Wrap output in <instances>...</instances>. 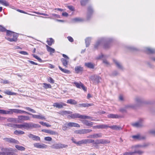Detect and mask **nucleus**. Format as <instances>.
Returning a JSON list of instances; mask_svg holds the SVG:
<instances>
[{"instance_id":"obj_33","label":"nucleus","mask_w":155,"mask_h":155,"mask_svg":"<svg viewBox=\"0 0 155 155\" xmlns=\"http://www.w3.org/2000/svg\"><path fill=\"white\" fill-rule=\"evenodd\" d=\"M85 65L87 67L93 69L94 68V65L91 63H87L85 64Z\"/></svg>"},{"instance_id":"obj_31","label":"nucleus","mask_w":155,"mask_h":155,"mask_svg":"<svg viewBox=\"0 0 155 155\" xmlns=\"http://www.w3.org/2000/svg\"><path fill=\"white\" fill-rule=\"evenodd\" d=\"M132 137L134 139L137 140H141L142 139H144L145 138L144 137L141 136L140 135L133 136H132Z\"/></svg>"},{"instance_id":"obj_15","label":"nucleus","mask_w":155,"mask_h":155,"mask_svg":"<svg viewBox=\"0 0 155 155\" xmlns=\"http://www.w3.org/2000/svg\"><path fill=\"white\" fill-rule=\"evenodd\" d=\"M132 125L134 127H140L143 126L142 120H140L135 123H132Z\"/></svg>"},{"instance_id":"obj_16","label":"nucleus","mask_w":155,"mask_h":155,"mask_svg":"<svg viewBox=\"0 0 155 155\" xmlns=\"http://www.w3.org/2000/svg\"><path fill=\"white\" fill-rule=\"evenodd\" d=\"M30 114H28L32 115V118H34L41 119V120L45 119V117L44 116L42 115L41 114L37 115H35V114H33L31 113H30Z\"/></svg>"},{"instance_id":"obj_26","label":"nucleus","mask_w":155,"mask_h":155,"mask_svg":"<svg viewBox=\"0 0 155 155\" xmlns=\"http://www.w3.org/2000/svg\"><path fill=\"white\" fill-rule=\"evenodd\" d=\"M46 46L47 48V51L48 52H50V54H51V53H54L55 52V50L53 48L47 45H46Z\"/></svg>"},{"instance_id":"obj_18","label":"nucleus","mask_w":155,"mask_h":155,"mask_svg":"<svg viewBox=\"0 0 155 155\" xmlns=\"http://www.w3.org/2000/svg\"><path fill=\"white\" fill-rule=\"evenodd\" d=\"M42 131L45 133L49 134L51 135H56L58 134L55 131L50 130L43 129L42 130Z\"/></svg>"},{"instance_id":"obj_22","label":"nucleus","mask_w":155,"mask_h":155,"mask_svg":"<svg viewBox=\"0 0 155 155\" xmlns=\"http://www.w3.org/2000/svg\"><path fill=\"white\" fill-rule=\"evenodd\" d=\"M108 118H118L120 116L117 114H110L107 115Z\"/></svg>"},{"instance_id":"obj_43","label":"nucleus","mask_w":155,"mask_h":155,"mask_svg":"<svg viewBox=\"0 0 155 155\" xmlns=\"http://www.w3.org/2000/svg\"><path fill=\"white\" fill-rule=\"evenodd\" d=\"M83 21V19L81 18H73L72 19V21L74 22H81L82 21Z\"/></svg>"},{"instance_id":"obj_6","label":"nucleus","mask_w":155,"mask_h":155,"mask_svg":"<svg viewBox=\"0 0 155 155\" xmlns=\"http://www.w3.org/2000/svg\"><path fill=\"white\" fill-rule=\"evenodd\" d=\"M62 56L64 58H62L61 60L63 66L66 68L68 67V64L69 62V58L65 54H63Z\"/></svg>"},{"instance_id":"obj_61","label":"nucleus","mask_w":155,"mask_h":155,"mask_svg":"<svg viewBox=\"0 0 155 155\" xmlns=\"http://www.w3.org/2000/svg\"><path fill=\"white\" fill-rule=\"evenodd\" d=\"M6 30V29L5 28L0 25V31L4 32Z\"/></svg>"},{"instance_id":"obj_13","label":"nucleus","mask_w":155,"mask_h":155,"mask_svg":"<svg viewBox=\"0 0 155 155\" xmlns=\"http://www.w3.org/2000/svg\"><path fill=\"white\" fill-rule=\"evenodd\" d=\"M12 110L13 112V114L14 113L16 114H19L24 113L27 114H30V113L27 112H26L23 110H21L18 109H12Z\"/></svg>"},{"instance_id":"obj_51","label":"nucleus","mask_w":155,"mask_h":155,"mask_svg":"<svg viewBox=\"0 0 155 155\" xmlns=\"http://www.w3.org/2000/svg\"><path fill=\"white\" fill-rule=\"evenodd\" d=\"M43 87L45 88H51V86L50 84H47L46 83H44L43 84Z\"/></svg>"},{"instance_id":"obj_63","label":"nucleus","mask_w":155,"mask_h":155,"mask_svg":"<svg viewBox=\"0 0 155 155\" xmlns=\"http://www.w3.org/2000/svg\"><path fill=\"white\" fill-rule=\"evenodd\" d=\"M134 152V153H137L139 154H141L143 153V152L140 150L135 151Z\"/></svg>"},{"instance_id":"obj_39","label":"nucleus","mask_w":155,"mask_h":155,"mask_svg":"<svg viewBox=\"0 0 155 155\" xmlns=\"http://www.w3.org/2000/svg\"><path fill=\"white\" fill-rule=\"evenodd\" d=\"M146 50L147 52L150 53H155V49L150 48H146Z\"/></svg>"},{"instance_id":"obj_60","label":"nucleus","mask_w":155,"mask_h":155,"mask_svg":"<svg viewBox=\"0 0 155 155\" xmlns=\"http://www.w3.org/2000/svg\"><path fill=\"white\" fill-rule=\"evenodd\" d=\"M5 93L9 95H13L15 94V93L12 92L11 91H6Z\"/></svg>"},{"instance_id":"obj_11","label":"nucleus","mask_w":155,"mask_h":155,"mask_svg":"<svg viewBox=\"0 0 155 155\" xmlns=\"http://www.w3.org/2000/svg\"><path fill=\"white\" fill-rule=\"evenodd\" d=\"M73 84H74V86H75L78 88H82L83 90L85 91H87V88L84 86V84L81 82L79 83L77 82H74Z\"/></svg>"},{"instance_id":"obj_24","label":"nucleus","mask_w":155,"mask_h":155,"mask_svg":"<svg viewBox=\"0 0 155 155\" xmlns=\"http://www.w3.org/2000/svg\"><path fill=\"white\" fill-rule=\"evenodd\" d=\"M2 152H0V155H8V152L9 151L8 148H2L1 149Z\"/></svg>"},{"instance_id":"obj_2","label":"nucleus","mask_w":155,"mask_h":155,"mask_svg":"<svg viewBox=\"0 0 155 155\" xmlns=\"http://www.w3.org/2000/svg\"><path fill=\"white\" fill-rule=\"evenodd\" d=\"M6 31L7 35V36L13 37L12 38H7L6 39L8 40L11 42L16 41H17L18 36L16 33L8 30H6Z\"/></svg>"},{"instance_id":"obj_10","label":"nucleus","mask_w":155,"mask_h":155,"mask_svg":"<svg viewBox=\"0 0 155 155\" xmlns=\"http://www.w3.org/2000/svg\"><path fill=\"white\" fill-rule=\"evenodd\" d=\"M67 147L68 145H67L62 143H57L53 144L51 146V147L53 148L60 149L66 148Z\"/></svg>"},{"instance_id":"obj_41","label":"nucleus","mask_w":155,"mask_h":155,"mask_svg":"<svg viewBox=\"0 0 155 155\" xmlns=\"http://www.w3.org/2000/svg\"><path fill=\"white\" fill-rule=\"evenodd\" d=\"M125 108L127 110L130 108H134V105L133 104H128L125 106Z\"/></svg>"},{"instance_id":"obj_8","label":"nucleus","mask_w":155,"mask_h":155,"mask_svg":"<svg viewBox=\"0 0 155 155\" xmlns=\"http://www.w3.org/2000/svg\"><path fill=\"white\" fill-rule=\"evenodd\" d=\"M17 119V122L21 123L25 121L30 120V119L28 116L20 115L18 116Z\"/></svg>"},{"instance_id":"obj_27","label":"nucleus","mask_w":155,"mask_h":155,"mask_svg":"<svg viewBox=\"0 0 155 155\" xmlns=\"http://www.w3.org/2000/svg\"><path fill=\"white\" fill-rule=\"evenodd\" d=\"M6 140L8 142H9L11 143H13L17 144H18L19 143V142L18 141L14 139H12L11 138H7Z\"/></svg>"},{"instance_id":"obj_48","label":"nucleus","mask_w":155,"mask_h":155,"mask_svg":"<svg viewBox=\"0 0 155 155\" xmlns=\"http://www.w3.org/2000/svg\"><path fill=\"white\" fill-rule=\"evenodd\" d=\"M103 41V39H101V40L98 41L94 45V48H97L100 44Z\"/></svg>"},{"instance_id":"obj_3","label":"nucleus","mask_w":155,"mask_h":155,"mask_svg":"<svg viewBox=\"0 0 155 155\" xmlns=\"http://www.w3.org/2000/svg\"><path fill=\"white\" fill-rule=\"evenodd\" d=\"M68 118L71 117L73 119L80 118L82 119H91L92 117H91L84 115H81L78 113H75L73 114H71L68 116Z\"/></svg>"},{"instance_id":"obj_58","label":"nucleus","mask_w":155,"mask_h":155,"mask_svg":"<svg viewBox=\"0 0 155 155\" xmlns=\"http://www.w3.org/2000/svg\"><path fill=\"white\" fill-rule=\"evenodd\" d=\"M44 139L47 141H50L52 140V138L49 137H45Z\"/></svg>"},{"instance_id":"obj_29","label":"nucleus","mask_w":155,"mask_h":155,"mask_svg":"<svg viewBox=\"0 0 155 155\" xmlns=\"http://www.w3.org/2000/svg\"><path fill=\"white\" fill-rule=\"evenodd\" d=\"M74 69L76 72L77 73H78L83 71V68L81 66H78L76 67Z\"/></svg>"},{"instance_id":"obj_28","label":"nucleus","mask_w":155,"mask_h":155,"mask_svg":"<svg viewBox=\"0 0 155 155\" xmlns=\"http://www.w3.org/2000/svg\"><path fill=\"white\" fill-rule=\"evenodd\" d=\"M109 128H110L114 130H120L122 128L120 126L117 125H113L109 126Z\"/></svg>"},{"instance_id":"obj_46","label":"nucleus","mask_w":155,"mask_h":155,"mask_svg":"<svg viewBox=\"0 0 155 155\" xmlns=\"http://www.w3.org/2000/svg\"><path fill=\"white\" fill-rule=\"evenodd\" d=\"M12 109H9L8 110H5V114H12Z\"/></svg>"},{"instance_id":"obj_62","label":"nucleus","mask_w":155,"mask_h":155,"mask_svg":"<svg viewBox=\"0 0 155 155\" xmlns=\"http://www.w3.org/2000/svg\"><path fill=\"white\" fill-rule=\"evenodd\" d=\"M48 81L51 83L53 84L54 83V80L51 77H49L48 79Z\"/></svg>"},{"instance_id":"obj_64","label":"nucleus","mask_w":155,"mask_h":155,"mask_svg":"<svg viewBox=\"0 0 155 155\" xmlns=\"http://www.w3.org/2000/svg\"><path fill=\"white\" fill-rule=\"evenodd\" d=\"M2 81H1V83L6 84H9V82L7 80H3L2 79Z\"/></svg>"},{"instance_id":"obj_35","label":"nucleus","mask_w":155,"mask_h":155,"mask_svg":"<svg viewBox=\"0 0 155 155\" xmlns=\"http://www.w3.org/2000/svg\"><path fill=\"white\" fill-rule=\"evenodd\" d=\"M58 67L60 70L64 73L66 74H70V71L68 70H67L65 69L62 68L60 66H59Z\"/></svg>"},{"instance_id":"obj_20","label":"nucleus","mask_w":155,"mask_h":155,"mask_svg":"<svg viewBox=\"0 0 155 155\" xmlns=\"http://www.w3.org/2000/svg\"><path fill=\"white\" fill-rule=\"evenodd\" d=\"M94 127L99 129H107V128H109V126L106 124H102L96 126H94Z\"/></svg>"},{"instance_id":"obj_56","label":"nucleus","mask_w":155,"mask_h":155,"mask_svg":"<svg viewBox=\"0 0 155 155\" xmlns=\"http://www.w3.org/2000/svg\"><path fill=\"white\" fill-rule=\"evenodd\" d=\"M134 154V152H126L124 153V155H133Z\"/></svg>"},{"instance_id":"obj_21","label":"nucleus","mask_w":155,"mask_h":155,"mask_svg":"<svg viewBox=\"0 0 155 155\" xmlns=\"http://www.w3.org/2000/svg\"><path fill=\"white\" fill-rule=\"evenodd\" d=\"M135 101L137 103L140 104L143 102L144 100L141 97H137L135 98Z\"/></svg>"},{"instance_id":"obj_49","label":"nucleus","mask_w":155,"mask_h":155,"mask_svg":"<svg viewBox=\"0 0 155 155\" xmlns=\"http://www.w3.org/2000/svg\"><path fill=\"white\" fill-rule=\"evenodd\" d=\"M14 133L15 134H16V135H18L19 134H25V132L22 131H21V130L18 131V130H16L14 131Z\"/></svg>"},{"instance_id":"obj_59","label":"nucleus","mask_w":155,"mask_h":155,"mask_svg":"<svg viewBox=\"0 0 155 155\" xmlns=\"http://www.w3.org/2000/svg\"><path fill=\"white\" fill-rule=\"evenodd\" d=\"M119 74L118 72L117 71H114L111 74V76H115Z\"/></svg>"},{"instance_id":"obj_1","label":"nucleus","mask_w":155,"mask_h":155,"mask_svg":"<svg viewBox=\"0 0 155 155\" xmlns=\"http://www.w3.org/2000/svg\"><path fill=\"white\" fill-rule=\"evenodd\" d=\"M16 128L28 129L32 128H39L40 127L39 125L32 123H24L21 124H15Z\"/></svg>"},{"instance_id":"obj_57","label":"nucleus","mask_w":155,"mask_h":155,"mask_svg":"<svg viewBox=\"0 0 155 155\" xmlns=\"http://www.w3.org/2000/svg\"><path fill=\"white\" fill-rule=\"evenodd\" d=\"M68 128V127L67 126V124L63 125L62 126V129L63 130H66L67 128Z\"/></svg>"},{"instance_id":"obj_50","label":"nucleus","mask_w":155,"mask_h":155,"mask_svg":"<svg viewBox=\"0 0 155 155\" xmlns=\"http://www.w3.org/2000/svg\"><path fill=\"white\" fill-rule=\"evenodd\" d=\"M39 123L43 126H45L47 127H51V125L48 124L45 122H44L42 121H40L39 122Z\"/></svg>"},{"instance_id":"obj_23","label":"nucleus","mask_w":155,"mask_h":155,"mask_svg":"<svg viewBox=\"0 0 155 155\" xmlns=\"http://www.w3.org/2000/svg\"><path fill=\"white\" fill-rule=\"evenodd\" d=\"M113 61L117 67L120 69H122L123 66L122 64L120 63L117 60L115 59H114Z\"/></svg>"},{"instance_id":"obj_38","label":"nucleus","mask_w":155,"mask_h":155,"mask_svg":"<svg viewBox=\"0 0 155 155\" xmlns=\"http://www.w3.org/2000/svg\"><path fill=\"white\" fill-rule=\"evenodd\" d=\"M15 147L18 150L21 151H24L25 150V148L24 147L16 145L15 146Z\"/></svg>"},{"instance_id":"obj_7","label":"nucleus","mask_w":155,"mask_h":155,"mask_svg":"<svg viewBox=\"0 0 155 155\" xmlns=\"http://www.w3.org/2000/svg\"><path fill=\"white\" fill-rule=\"evenodd\" d=\"M90 81H91L94 84H97L99 83L100 80L101 79V78L99 76L95 75L90 77Z\"/></svg>"},{"instance_id":"obj_55","label":"nucleus","mask_w":155,"mask_h":155,"mask_svg":"<svg viewBox=\"0 0 155 155\" xmlns=\"http://www.w3.org/2000/svg\"><path fill=\"white\" fill-rule=\"evenodd\" d=\"M32 55L35 58L37 59L38 61L39 62H41L42 61V60L37 55L34 54H32Z\"/></svg>"},{"instance_id":"obj_19","label":"nucleus","mask_w":155,"mask_h":155,"mask_svg":"<svg viewBox=\"0 0 155 155\" xmlns=\"http://www.w3.org/2000/svg\"><path fill=\"white\" fill-rule=\"evenodd\" d=\"M67 126L69 127H79L80 125L74 122H69L67 124Z\"/></svg>"},{"instance_id":"obj_53","label":"nucleus","mask_w":155,"mask_h":155,"mask_svg":"<svg viewBox=\"0 0 155 155\" xmlns=\"http://www.w3.org/2000/svg\"><path fill=\"white\" fill-rule=\"evenodd\" d=\"M119 110L120 112L122 113H126L127 112V110L125 108V106L123 107L120 108L119 109Z\"/></svg>"},{"instance_id":"obj_45","label":"nucleus","mask_w":155,"mask_h":155,"mask_svg":"<svg viewBox=\"0 0 155 155\" xmlns=\"http://www.w3.org/2000/svg\"><path fill=\"white\" fill-rule=\"evenodd\" d=\"M0 3L5 6H8L9 5L8 3L5 0H0Z\"/></svg>"},{"instance_id":"obj_12","label":"nucleus","mask_w":155,"mask_h":155,"mask_svg":"<svg viewBox=\"0 0 155 155\" xmlns=\"http://www.w3.org/2000/svg\"><path fill=\"white\" fill-rule=\"evenodd\" d=\"M33 145L35 147L40 149L46 148L47 147V145L44 144H40L37 143H34Z\"/></svg>"},{"instance_id":"obj_32","label":"nucleus","mask_w":155,"mask_h":155,"mask_svg":"<svg viewBox=\"0 0 155 155\" xmlns=\"http://www.w3.org/2000/svg\"><path fill=\"white\" fill-rule=\"evenodd\" d=\"M82 123L84 124L87 126H92L93 125L92 122H89L88 121L86 120H83Z\"/></svg>"},{"instance_id":"obj_14","label":"nucleus","mask_w":155,"mask_h":155,"mask_svg":"<svg viewBox=\"0 0 155 155\" xmlns=\"http://www.w3.org/2000/svg\"><path fill=\"white\" fill-rule=\"evenodd\" d=\"M27 136L29 138L32 139L33 140L36 141L40 140V138L38 136L34 135L31 134H29Z\"/></svg>"},{"instance_id":"obj_54","label":"nucleus","mask_w":155,"mask_h":155,"mask_svg":"<svg viewBox=\"0 0 155 155\" xmlns=\"http://www.w3.org/2000/svg\"><path fill=\"white\" fill-rule=\"evenodd\" d=\"M103 62L107 67H108L110 65L109 63L106 60H103Z\"/></svg>"},{"instance_id":"obj_25","label":"nucleus","mask_w":155,"mask_h":155,"mask_svg":"<svg viewBox=\"0 0 155 155\" xmlns=\"http://www.w3.org/2000/svg\"><path fill=\"white\" fill-rule=\"evenodd\" d=\"M93 105V104L84 103L80 104H79V107H88L89 106H92Z\"/></svg>"},{"instance_id":"obj_5","label":"nucleus","mask_w":155,"mask_h":155,"mask_svg":"<svg viewBox=\"0 0 155 155\" xmlns=\"http://www.w3.org/2000/svg\"><path fill=\"white\" fill-rule=\"evenodd\" d=\"M71 140L74 143L76 144L77 145L79 146H81L83 144H85L87 143H90V139L82 140L78 142H77L76 140L73 138Z\"/></svg>"},{"instance_id":"obj_34","label":"nucleus","mask_w":155,"mask_h":155,"mask_svg":"<svg viewBox=\"0 0 155 155\" xmlns=\"http://www.w3.org/2000/svg\"><path fill=\"white\" fill-rule=\"evenodd\" d=\"M94 138H101L102 136L101 133L94 134Z\"/></svg>"},{"instance_id":"obj_17","label":"nucleus","mask_w":155,"mask_h":155,"mask_svg":"<svg viewBox=\"0 0 155 155\" xmlns=\"http://www.w3.org/2000/svg\"><path fill=\"white\" fill-rule=\"evenodd\" d=\"M66 104L64 103H55L54 104L53 106L58 108H61L63 107V106H66Z\"/></svg>"},{"instance_id":"obj_42","label":"nucleus","mask_w":155,"mask_h":155,"mask_svg":"<svg viewBox=\"0 0 155 155\" xmlns=\"http://www.w3.org/2000/svg\"><path fill=\"white\" fill-rule=\"evenodd\" d=\"M24 108L25 109L28 110V111H30L32 113H35L36 111L35 110L29 107H24Z\"/></svg>"},{"instance_id":"obj_4","label":"nucleus","mask_w":155,"mask_h":155,"mask_svg":"<svg viewBox=\"0 0 155 155\" xmlns=\"http://www.w3.org/2000/svg\"><path fill=\"white\" fill-rule=\"evenodd\" d=\"M110 142V141L106 140L104 139H97L94 140L92 139H90V143H92L95 144H107Z\"/></svg>"},{"instance_id":"obj_52","label":"nucleus","mask_w":155,"mask_h":155,"mask_svg":"<svg viewBox=\"0 0 155 155\" xmlns=\"http://www.w3.org/2000/svg\"><path fill=\"white\" fill-rule=\"evenodd\" d=\"M89 0H81V4L82 6H84Z\"/></svg>"},{"instance_id":"obj_9","label":"nucleus","mask_w":155,"mask_h":155,"mask_svg":"<svg viewBox=\"0 0 155 155\" xmlns=\"http://www.w3.org/2000/svg\"><path fill=\"white\" fill-rule=\"evenodd\" d=\"M92 130L89 129H84L79 130L75 131V133L77 134H86L91 132Z\"/></svg>"},{"instance_id":"obj_30","label":"nucleus","mask_w":155,"mask_h":155,"mask_svg":"<svg viewBox=\"0 0 155 155\" xmlns=\"http://www.w3.org/2000/svg\"><path fill=\"white\" fill-rule=\"evenodd\" d=\"M67 103L72 104H76L77 103V102L76 101L72 99L68 100Z\"/></svg>"},{"instance_id":"obj_36","label":"nucleus","mask_w":155,"mask_h":155,"mask_svg":"<svg viewBox=\"0 0 155 155\" xmlns=\"http://www.w3.org/2000/svg\"><path fill=\"white\" fill-rule=\"evenodd\" d=\"M47 43L48 45L51 46L54 43V41L52 38H50L47 40Z\"/></svg>"},{"instance_id":"obj_44","label":"nucleus","mask_w":155,"mask_h":155,"mask_svg":"<svg viewBox=\"0 0 155 155\" xmlns=\"http://www.w3.org/2000/svg\"><path fill=\"white\" fill-rule=\"evenodd\" d=\"M0 3L5 6H8L9 5L8 3L5 0H0Z\"/></svg>"},{"instance_id":"obj_40","label":"nucleus","mask_w":155,"mask_h":155,"mask_svg":"<svg viewBox=\"0 0 155 155\" xmlns=\"http://www.w3.org/2000/svg\"><path fill=\"white\" fill-rule=\"evenodd\" d=\"M125 108L127 110L130 108H134V105L133 104H128L125 106Z\"/></svg>"},{"instance_id":"obj_47","label":"nucleus","mask_w":155,"mask_h":155,"mask_svg":"<svg viewBox=\"0 0 155 155\" xmlns=\"http://www.w3.org/2000/svg\"><path fill=\"white\" fill-rule=\"evenodd\" d=\"M91 40V38H87L85 39V43L87 47L89 46Z\"/></svg>"},{"instance_id":"obj_37","label":"nucleus","mask_w":155,"mask_h":155,"mask_svg":"<svg viewBox=\"0 0 155 155\" xmlns=\"http://www.w3.org/2000/svg\"><path fill=\"white\" fill-rule=\"evenodd\" d=\"M7 121L8 122L16 123L17 122V119L16 118L12 117L9 118L7 119Z\"/></svg>"}]
</instances>
